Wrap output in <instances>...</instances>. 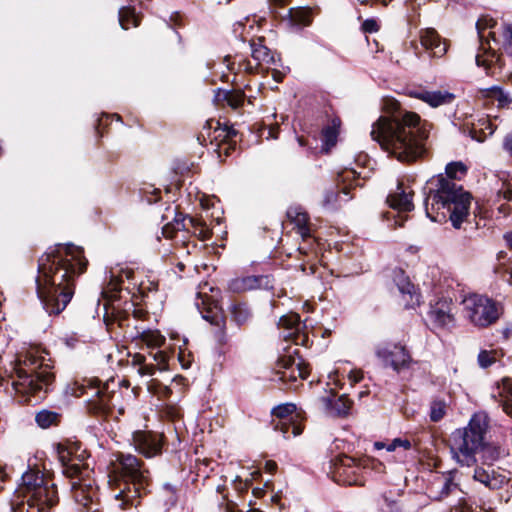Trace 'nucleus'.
<instances>
[{"mask_svg": "<svg viewBox=\"0 0 512 512\" xmlns=\"http://www.w3.org/2000/svg\"><path fill=\"white\" fill-rule=\"evenodd\" d=\"M177 267H178V269H179L180 271H183V270H184L185 265H184L182 262H179V263L177 264Z\"/></svg>", "mask_w": 512, "mask_h": 512, "instance_id": "0e129e2a", "label": "nucleus"}, {"mask_svg": "<svg viewBox=\"0 0 512 512\" xmlns=\"http://www.w3.org/2000/svg\"><path fill=\"white\" fill-rule=\"evenodd\" d=\"M225 62L227 63L228 69H230V70L234 69L233 66H232L233 64L230 63V57H226L225 58Z\"/></svg>", "mask_w": 512, "mask_h": 512, "instance_id": "e2e57ef3", "label": "nucleus"}, {"mask_svg": "<svg viewBox=\"0 0 512 512\" xmlns=\"http://www.w3.org/2000/svg\"><path fill=\"white\" fill-rule=\"evenodd\" d=\"M165 488L168 490H172V486L170 484H165Z\"/></svg>", "mask_w": 512, "mask_h": 512, "instance_id": "774afa93", "label": "nucleus"}, {"mask_svg": "<svg viewBox=\"0 0 512 512\" xmlns=\"http://www.w3.org/2000/svg\"><path fill=\"white\" fill-rule=\"evenodd\" d=\"M230 135H235V131L234 130H229L227 132V136H230Z\"/></svg>", "mask_w": 512, "mask_h": 512, "instance_id": "338daca9", "label": "nucleus"}, {"mask_svg": "<svg viewBox=\"0 0 512 512\" xmlns=\"http://www.w3.org/2000/svg\"><path fill=\"white\" fill-rule=\"evenodd\" d=\"M362 467L352 457L341 456L334 463V475L336 480L346 485H362Z\"/></svg>", "mask_w": 512, "mask_h": 512, "instance_id": "dca6fc26", "label": "nucleus"}, {"mask_svg": "<svg viewBox=\"0 0 512 512\" xmlns=\"http://www.w3.org/2000/svg\"><path fill=\"white\" fill-rule=\"evenodd\" d=\"M275 4L279 5V6H283V5H286L288 0H272Z\"/></svg>", "mask_w": 512, "mask_h": 512, "instance_id": "052dcab7", "label": "nucleus"}, {"mask_svg": "<svg viewBox=\"0 0 512 512\" xmlns=\"http://www.w3.org/2000/svg\"><path fill=\"white\" fill-rule=\"evenodd\" d=\"M487 426L486 417L475 414L467 427L452 433L450 449L459 464L468 467L475 464L476 453L482 446Z\"/></svg>", "mask_w": 512, "mask_h": 512, "instance_id": "0eeeda50", "label": "nucleus"}, {"mask_svg": "<svg viewBox=\"0 0 512 512\" xmlns=\"http://www.w3.org/2000/svg\"><path fill=\"white\" fill-rule=\"evenodd\" d=\"M462 304L464 316L479 328L494 324L502 313L500 305L484 295L471 294L463 299Z\"/></svg>", "mask_w": 512, "mask_h": 512, "instance_id": "9d476101", "label": "nucleus"}, {"mask_svg": "<svg viewBox=\"0 0 512 512\" xmlns=\"http://www.w3.org/2000/svg\"><path fill=\"white\" fill-rule=\"evenodd\" d=\"M154 361L156 362L155 368L157 367L159 370L167 369L169 355L165 351H157L154 354H151Z\"/></svg>", "mask_w": 512, "mask_h": 512, "instance_id": "c03bdc74", "label": "nucleus"}, {"mask_svg": "<svg viewBox=\"0 0 512 512\" xmlns=\"http://www.w3.org/2000/svg\"><path fill=\"white\" fill-rule=\"evenodd\" d=\"M6 473L4 472V470L2 468H0V483H3L5 481V478H6ZM2 489V486L0 485V490Z\"/></svg>", "mask_w": 512, "mask_h": 512, "instance_id": "13d9d810", "label": "nucleus"}, {"mask_svg": "<svg viewBox=\"0 0 512 512\" xmlns=\"http://www.w3.org/2000/svg\"><path fill=\"white\" fill-rule=\"evenodd\" d=\"M491 96L498 101V105L506 107L511 103V98L502 89L495 87L491 90Z\"/></svg>", "mask_w": 512, "mask_h": 512, "instance_id": "79ce46f5", "label": "nucleus"}, {"mask_svg": "<svg viewBox=\"0 0 512 512\" xmlns=\"http://www.w3.org/2000/svg\"><path fill=\"white\" fill-rule=\"evenodd\" d=\"M130 364L137 369L140 376H152L155 373V366L146 363V357L140 353L130 355Z\"/></svg>", "mask_w": 512, "mask_h": 512, "instance_id": "473e14b6", "label": "nucleus"}, {"mask_svg": "<svg viewBox=\"0 0 512 512\" xmlns=\"http://www.w3.org/2000/svg\"><path fill=\"white\" fill-rule=\"evenodd\" d=\"M504 151L512 157V132L505 135L502 142Z\"/></svg>", "mask_w": 512, "mask_h": 512, "instance_id": "de8ad7c7", "label": "nucleus"}, {"mask_svg": "<svg viewBox=\"0 0 512 512\" xmlns=\"http://www.w3.org/2000/svg\"><path fill=\"white\" fill-rule=\"evenodd\" d=\"M502 396L503 411L512 417V380L503 381Z\"/></svg>", "mask_w": 512, "mask_h": 512, "instance_id": "58836bf2", "label": "nucleus"}, {"mask_svg": "<svg viewBox=\"0 0 512 512\" xmlns=\"http://www.w3.org/2000/svg\"><path fill=\"white\" fill-rule=\"evenodd\" d=\"M481 458L485 463H493L504 453L499 446L487 444L480 447Z\"/></svg>", "mask_w": 512, "mask_h": 512, "instance_id": "e433bc0d", "label": "nucleus"}, {"mask_svg": "<svg viewBox=\"0 0 512 512\" xmlns=\"http://www.w3.org/2000/svg\"><path fill=\"white\" fill-rule=\"evenodd\" d=\"M11 499V512H49L58 502L52 479L38 469H29Z\"/></svg>", "mask_w": 512, "mask_h": 512, "instance_id": "39448f33", "label": "nucleus"}, {"mask_svg": "<svg viewBox=\"0 0 512 512\" xmlns=\"http://www.w3.org/2000/svg\"><path fill=\"white\" fill-rule=\"evenodd\" d=\"M271 280L267 275L247 276L234 282V288L237 290H253L270 287Z\"/></svg>", "mask_w": 512, "mask_h": 512, "instance_id": "7c9ffc66", "label": "nucleus"}, {"mask_svg": "<svg viewBox=\"0 0 512 512\" xmlns=\"http://www.w3.org/2000/svg\"><path fill=\"white\" fill-rule=\"evenodd\" d=\"M195 305L202 314L203 319L218 327H224L225 320L217 310V305L210 301V298L205 293L198 292Z\"/></svg>", "mask_w": 512, "mask_h": 512, "instance_id": "b1692460", "label": "nucleus"}, {"mask_svg": "<svg viewBox=\"0 0 512 512\" xmlns=\"http://www.w3.org/2000/svg\"><path fill=\"white\" fill-rule=\"evenodd\" d=\"M321 402L327 413L332 416H346L352 405L351 400L345 395L339 397H336L333 394L324 396L321 398Z\"/></svg>", "mask_w": 512, "mask_h": 512, "instance_id": "393cba45", "label": "nucleus"}, {"mask_svg": "<svg viewBox=\"0 0 512 512\" xmlns=\"http://www.w3.org/2000/svg\"><path fill=\"white\" fill-rule=\"evenodd\" d=\"M227 103L234 109L241 107L245 100V94L241 90L228 91L225 95Z\"/></svg>", "mask_w": 512, "mask_h": 512, "instance_id": "a19ab883", "label": "nucleus"}, {"mask_svg": "<svg viewBox=\"0 0 512 512\" xmlns=\"http://www.w3.org/2000/svg\"><path fill=\"white\" fill-rule=\"evenodd\" d=\"M510 248L512 249V233L505 236Z\"/></svg>", "mask_w": 512, "mask_h": 512, "instance_id": "680f3d73", "label": "nucleus"}, {"mask_svg": "<svg viewBox=\"0 0 512 512\" xmlns=\"http://www.w3.org/2000/svg\"><path fill=\"white\" fill-rule=\"evenodd\" d=\"M87 260L82 248L59 244L39 259L36 288L49 315H58L71 301L76 278L84 273Z\"/></svg>", "mask_w": 512, "mask_h": 512, "instance_id": "f257e3e1", "label": "nucleus"}, {"mask_svg": "<svg viewBox=\"0 0 512 512\" xmlns=\"http://www.w3.org/2000/svg\"><path fill=\"white\" fill-rule=\"evenodd\" d=\"M114 380H108L102 383L98 378H85L82 382H74L68 387V392L74 397L87 395L86 410L88 413L96 416H107L112 408L115 407L113 399L115 391Z\"/></svg>", "mask_w": 512, "mask_h": 512, "instance_id": "6e6552de", "label": "nucleus"}, {"mask_svg": "<svg viewBox=\"0 0 512 512\" xmlns=\"http://www.w3.org/2000/svg\"><path fill=\"white\" fill-rule=\"evenodd\" d=\"M474 480L482 483L491 490L501 489L510 481L509 473L491 467H477L473 475Z\"/></svg>", "mask_w": 512, "mask_h": 512, "instance_id": "aec40b11", "label": "nucleus"}, {"mask_svg": "<svg viewBox=\"0 0 512 512\" xmlns=\"http://www.w3.org/2000/svg\"><path fill=\"white\" fill-rule=\"evenodd\" d=\"M397 449V447L395 446V443L393 442V440L386 444V450L389 451V452H392V451H395Z\"/></svg>", "mask_w": 512, "mask_h": 512, "instance_id": "4d7b16f0", "label": "nucleus"}, {"mask_svg": "<svg viewBox=\"0 0 512 512\" xmlns=\"http://www.w3.org/2000/svg\"><path fill=\"white\" fill-rule=\"evenodd\" d=\"M129 337L132 340L145 344L151 349L158 348L165 342V337L162 336L159 331L139 328L137 326L135 327L134 332H130Z\"/></svg>", "mask_w": 512, "mask_h": 512, "instance_id": "a878e982", "label": "nucleus"}, {"mask_svg": "<svg viewBox=\"0 0 512 512\" xmlns=\"http://www.w3.org/2000/svg\"><path fill=\"white\" fill-rule=\"evenodd\" d=\"M88 453L77 442L58 446V457L63 474L71 479V493L75 502L87 512L98 511V487L90 477L91 471L85 460Z\"/></svg>", "mask_w": 512, "mask_h": 512, "instance_id": "20e7f679", "label": "nucleus"}, {"mask_svg": "<svg viewBox=\"0 0 512 512\" xmlns=\"http://www.w3.org/2000/svg\"><path fill=\"white\" fill-rule=\"evenodd\" d=\"M113 474L123 484L115 499L120 501L119 508L125 510L128 504L147 492L151 475L145 463L131 453L119 452L113 463Z\"/></svg>", "mask_w": 512, "mask_h": 512, "instance_id": "423d86ee", "label": "nucleus"}, {"mask_svg": "<svg viewBox=\"0 0 512 512\" xmlns=\"http://www.w3.org/2000/svg\"><path fill=\"white\" fill-rule=\"evenodd\" d=\"M193 228V233L202 241L210 238V230L202 223L196 221L192 217H184L181 214L174 218L173 223H167L162 228V234L166 238H172L175 231L189 230Z\"/></svg>", "mask_w": 512, "mask_h": 512, "instance_id": "6ab92c4d", "label": "nucleus"}, {"mask_svg": "<svg viewBox=\"0 0 512 512\" xmlns=\"http://www.w3.org/2000/svg\"><path fill=\"white\" fill-rule=\"evenodd\" d=\"M231 320L238 326L248 324L252 318V313L245 303H234L229 307Z\"/></svg>", "mask_w": 512, "mask_h": 512, "instance_id": "2f4dec72", "label": "nucleus"}, {"mask_svg": "<svg viewBox=\"0 0 512 512\" xmlns=\"http://www.w3.org/2000/svg\"><path fill=\"white\" fill-rule=\"evenodd\" d=\"M359 174L353 169H346L342 173L339 174V179L343 182L344 186L341 191L337 192L334 190H328L324 194V198L322 201V205L326 208H334L337 203L341 201H348L353 196L346 197L342 199V195L348 196L350 194V189L353 187L352 182H354V187L360 186L358 182Z\"/></svg>", "mask_w": 512, "mask_h": 512, "instance_id": "a211bd4d", "label": "nucleus"}, {"mask_svg": "<svg viewBox=\"0 0 512 512\" xmlns=\"http://www.w3.org/2000/svg\"><path fill=\"white\" fill-rule=\"evenodd\" d=\"M502 354L497 350H481L478 354L477 361L481 368H488L496 362Z\"/></svg>", "mask_w": 512, "mask_h": 512, "instance_id": "ea45409f", "label": "nucleus"}, {"mask_svg": "<svg viewBox=\"0 0 512 512\" xmlns=\"http://www.w3.org/2000/svg\"><path fill=\"white\" fill-rule=\"evenodd\" d=\"M362 30L366 33H375L379 30V25H378L377 21L373 18L366 19L362 23Z\"/></svg>", "mask_w": 512, "mask_h": 512, "instance_id": "49530a36", "label": "nucleus"}, {"mask_svg": "<svg viewBox=\"0 0 512 512\" xmlns=\"http://www.w3.org/2000/svg\"><path fill=\"white\" fill-rule=\"evenodd\" d=\"M277 137H278V126L277 125H269L267 138L276 139Z\"/></svg>", "mask_w": 512, "mask_h": 512, "instance_id": "3c124183", "label": "nucleus"}, {"mask_svg": "<svg viewBox=\"0 0 512 512\" xmlns=\"http://www.w3.org/2000/svg\"><path fill=\"white\" fill-rule=\"evenodd\" d=\"M503 37V50L507 55L512 56V24H508L505 26L503 31Z\"/></svg>", "mask_w": 512, "mask_h": 512, "instance_id": "37998d69", "label": "nucleus"}, {"mask_svg": "<svg viewBox=\"0 0 512 512\" xmlns=\"http://www.w3.org/2000/svg\"><path fill=\"white\" fill-rule=\"evenodd\" d=\"M387 202L391 208L399 212H408L414 208L412 194L410 192L407 193L400 182L397 185L396 191L387 197Z\"/></svg>", "mask_w": 512, "mask_h": 512, "instance_id": "bb28decb", "label": "nucleus"}, {"mask_svg": "<svg viewBox=\"0 0 512 512\" xmlns=\"http://www.w3.org/2000/svg\"><path fill=\"white\" fill-rule=\"evenodd\" d=\"M409 95L422 100L433 108L451 104L455 100V95L445 90L414 89L409 92Z\"/></svg>", "mask_w": 512, "mask_h": 512, "instance_id": "5701e85b", "label": "nucleus"}, {"mask_svg": "<svg viewBox=\"0 0 512 512\" xmlns=\"http://www.w3.org/2000/svg\"><path fill=\"white\" fill-rule=\"evenodd\" d=\"M385 107L390 116H381L373 123L371 138L399 161H414L424 153L426 138L419 115L402 109L396 100H387Z\"/></svg>", "mask_w": 512, "mask_h": 512, "instance_id": "f03ea898", "label": "nucleus"}, {"mask_svg": "<svg viewBox=\"0 0 512 512\" xmlns=\"http://www.w3.org/2000/svg\"><path fill=\"white\" fill-rule=\"evenodd\" d=\"M445 171L448 178L439 176L428 182L425 212L434 222L449 218L453 227L458 229L469 215L472 196L453 180L461 179L467 168L462 162H451Z\"/></svg>", "mask_w": 512, "mask_h": 512, "instance_id": "7ed1b4c3", "label": "nucleus"}, {"mask_svg": "<svg viewBox=\"0 0 512 512\" xmlns=\"http://www.w3.org/2000/svg\"><path fill=\"white\" fill-rule=\"evenodd\" d=\"M277 468V464L274 461H267L265 464V469L269 473H273Z\"/></svg>", "mask_w": 512, "mask_h": 512, "instance_id": "864d4df0", "label": "nucleus"}, {"mask_svg": "<svg viewBox=\"0 0 512 512\" xmlns=\"http://www.w3.org/2000/svg\"><path fill=\"white\" fill-rule=\"evenodd\" d=\"M323 138L326 145L333 146L336 143L337 132L333 127H326L323 130Z\"/></svg>", "mask_w": 512, "mask_h": 512, "instance_id": "a18cd8bd", "label": "nucleus"}, {"mask_svg": "<svg viewBox=\"0 0 512 512\" xmlns=\"http://www.w3.org/2000/svg\"><path fill=\"white\" fill-rule=\"evenodd\" d=\"M448 405L443 399H434L429 406V418L431 422L441 421L447 413Z\"/></svg>", "mask_w": 512, "mask_h": 512, "instance_id": "c9c22d12", "label": "nucleus"}, {"mask_svg": "<svg viewBox=\"0 0 512 512\" xmlns=\"http://www.w3.org/2000/svg\"><path fill=\"white\" fill-rule=\"evenodd\" d=\"M119 23L125 30L130 27H137L139 25V17L136 15L134 8L122 7L119 10Z\"/></svg>", "mask_w": 512, "mask_h": 512, "instance_id": "f704fd0d", "label": "nucleus"}, {"mask_svg": "<svg viewBox=\"0 0 512 512\" xmlns=\"http://www.w3.org/2000/svg\"><path fill=\"white\" fill-rule=\"evenodd\" d=\"M501 193L503 194L504 199L508 201L512 200V190H510L509 188L505 189Z\"/></svg>", "mask_w": 512, "mask_h": 512, "instance_id": "6e6d98bb", "label": "nucleus"}, {"mask_svg": "<svg viewBox=\"0 0 512 512\" xmlns=\"http://www.w3.org/2000/svg\"><path fill=\"white\" fill-rule=\"evenodd\" d=\"M278 327L281 330V337L290 340L296 345L307 346L309 342L305 331V325L296 313H288L279 319Z\"/></svg>", "mask_w": 512, "mask_h": 512, "instance_id": "2eb2a0df", "label": "nucleus"}, {"mask_svg": "<svg viewBox=\"0 0 512 512\" xmlns=\"http://www.w3.org/2000/svg\"><path fill=\"white\" fill-rule=\"evenodd\" d=\"M273 426L284 438L298 436L303 432L304 415L293 403L280 404L272 409Z\"/></svg>", "mask_w": 512, "mask_h": 512, "instance_id": "9b49d317", "label": "nucleus"}, {"mask_svg": "<svg viewBox=\"0 0 512 512\" xmlns=\"http://www.w3.org/2000/svg\"><path fill=\"white\" fill-rule=\"evenodd\" d=\"M297 355L298 349H295L279 357L277 361L278 373L280 374V380L283 382H295L298 378H307L309 374L307 366Z\"/></svg>", "mask_w": 512, "mask_h": 512, "instance_id": "4468645a", "label": "nucleus"}, {"mask_svg": "<svg viewBox=\"0 0 512 512\" xmlns=\"http://www.w3.org/2000/svg\"><path fill=\"white\" fill-rule=\"evenodd\" d=\"M496 21L489 16H482L476 23V29L479 37V48L475 56L477 66L483 67L487 74H494L495 69L503 67L502 57L492 48L490 40L496 42L495 33L492 31Z\"/></svg>", "mask_w": 512, "mask_h": 512, "instance_id": "1a4fd4ad", "label": "nucleus"}, {"mask_svg": "<svg viewBox=\"0 0 512 512\" xmlns=\"http://www.w3.org/2000/svg\"><path fill=\"white\" fill-rule=\"evenodd\" d=\"M394 281L399 289V292L402 295H408L410 297V301L407 302V306L413 307L414 305H419L420 303V294L417 293L415 286L410 282L408 277L404 275L403 270L397 269L394 270Z\"/></svg>", "mask_w": 512, "mask_h": 512, "instance_id": "cd10ccee", "label": "nucleus"}, {"mask_svg": "<svg viewBox=\"0 0 512 512\" xmlns=\"http://www.w3.org/2000/svg\"><path fill=\"white\" fill-rule=\"evenodd\" d=\"M421 45L431 52L433 57L441 58L448 51V44L434 28H426L420 31Z\"/></svg>", "mask_w": 512, "mask_h": 512, "instance_id": "4be33fe9", "label": "nucleus"}, {"mask_svg": "<svg viewBox=\"0 0 512 512\" xmlns=\"http://www.w3.org/2000/svg\"><path fill=\"white\" fill-rule=\"evenodd\" d=\"M349 379L354 383H358L363 379V372L361 370H352L349 373Z\"/></svg>", "mask_w": 512, "mask_h": 512, "instance_id": "8fccbe9b", "label": "nucleus"}, {"mask_svg": "<svg viewBox=\"0 0 512 512\" xmlns=\"http://www.w3.org/2000/svg\"><path fill=\"white\" fill-rule=\"evenodd\" d=\"M287 217L293 222L297 228L298 234L303 239L310 237V229L308 226L309 217L300 207H290L287 210Z\"/></svg>", "mask_w": 512, "mask_h": 512, "instance_id": "c756f323", "label": "nucleus"}, {"mask_svg": "<svg viewBox=\"0 0 512 512\" xmlns=\"http://www.w3.org/2000/svg\"><path fill=\"white\" fill-rule=\"evenodd\" d=\"M298 142L300 144V146H304L305 145V142H304V139L302 137H298Z\"/></svg>", "mask_w": 512, "mask_h": 512, "instance_id": "69168bd1", "label": "nucleus"}, {"mask_svg": "<svg viewBox=\"0 0 512 512\" xmlns=\"http://www.w3.org/2000/svg\"><path fill=\"white\" fill-rule=\"evenodd\" d=\"M375 354L385 367H391L396 372L407 367L411 361L409 352L401 344H379L375 348Z\"/></svg>", "mask_w": 512, "mask_h": 512, "instance_id": "ddd939ff", "label": "nucleus"}, {"mask_svg": "<svg viewBox=\"0 0 512 512\" xmlns=\"http://www.w3.org/2000/svg\"><path fill=\"white\" fill-rule=\"evenodd\" d=\"M289 16L291 22H293L296 25H309L311 22V12L308 9L304 8H297V9H290Z\"/></svg>", "mask_w": 512, "mask_h": 512, "instance_id": "4c0bfd02", "label": "nucleus"}, {"mask_svg": "<svg viewBox=\"0 0 512 512\" xmlns=\"http://www.w3.org/2000/svg\"><path fill=\"white\" fill-rule=\"evenodd\" d=\"M457 489V484L450 475L437 476L431 484V497L441 500L448 496L453 490Z\"/></svg>", "mask_w": 512, "mask_h": 512, "instance_id": "c85d7f7f", "label": "nucleus"}, {"mask_svg": "<svg viewBox=\"0 0 512 512\" xmlns=\"http://www.w3.org/2000/svg\"><path fill=\"white\" fill-rule=\"evenodd\" d=\"M132 444L143 456L152 458L161 454L163 436L152 431L138 430L132 434Z\"/></svg>", "mask_w": 512, "mask_h": 512, "instance_id": "f3484780", "label": "nucleus"}, {"mask_svg": "<svg viewBox=\"0 0 512 512\" xmlns=\"http://www.w3.org/2000/svg\"><path fill=\"white\" fill-rule=\"evenodd\" d=\"M132 276H133V271H131V270L122 271V273L119 275V282H123L124 278L130 279Z\"/></svg>", "mask_w": 512, "mask_h": 512, "instance_id": "5fc2aeb1", "label": "nucleus"}, {"mask_svg": "<svg viewBox=\"0 0 512 512\" xmlns=\"http://www.w3.org/2000/svg\"><path fill=\"white\" fill-rule=\"evenodd\" d=\"M250 21L248 17L244 21H238L233 25V33L236 37L242 41H249L251 47V56L257 65L266 64L271 65L275 63V57L273 52L264 44L263 37L253 38L250 37V30L253 29V25L247 27V23Z\"/></svg>", "mask_w": 512, "mask_h": 512, "instance_id": "f8f14e48", "label": "nucleus"}, {"mask_svg": "<svg viewBox=\"0 0 512 512\" xmlns=\"http://www.w3.org/2000/svg\"><path fill=\"white\" fill-rule=\"evenodd\" d=\"M60 414L50 410H41L35 416L37 425L43 429L57 425L60 421Z\"/></svg>", "mask_w": 512, "mask_h": 512, "instance_id": "72a5a7b5", "label": "nucleus"}, {"mask_svg": "<svg viewBox=\"0 0 512 512\" xmlns=\"http://www.w3.org/2000/svg\"><path fill=\"white\" fill-rule=\"evenodd\" d=\"M374 446L378 450L379 449H384V448L386 449V443H383V442H375Z\"/></svg>", "mask_w": 512, "mask_h": 512, "instance_id": "bf43d9fd", "label": "nucleus"}, {"mask_svg": "<svg viewBox=\"0 0 512 512\" xmlns=\"http://www.w3.org/2000/svg\"><path fill=\"white\" fill-rule=\"evenodd\" d=\"M393 442L397 448H403L404 450H409L412 447V444L408 439L395 438L393 439Z\"/></svg>", "mask_w": 512, "mask_h": 512, "instance_id": "09e8293b", "label": "nucleus"}, {"mask_svg": "<svg viewBox=\"0 0 512 512\" xmlns=\"http://www.w3.org/2000/svg\"><path fill=\"white\" fill-rule=\"evenodd\" d=\"M239 66H243V69L248 73H254L255 71V67H253L249 61H244L240 63Z\"/></svg>", "mask_w": 512, "mask_h": 512, "instance_id": "603ef678", "label": "nucleus"}, {"mask_svg": "<svg viewBox=\"0 0 512 512\" xmlns=\"http://www.w3.org/2000/svg\"><path fill=\"white\" fill-rule=\"evenodd\" d=\"M452 309L453 304L451 300L446 298L440 299L431 305L428 312L429 319L436 327H450L454 324Z\"/></svg>", "mask_w": 512, "mask_h": 512, "instance_id": "412c9836", "label": "nucleus"}]
</instances>
